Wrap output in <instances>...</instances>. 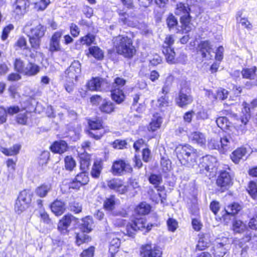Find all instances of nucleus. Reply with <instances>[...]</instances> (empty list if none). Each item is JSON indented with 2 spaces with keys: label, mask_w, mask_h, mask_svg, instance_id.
Returning a JSON list of instances; mask_svg holds the SVG:
<instances>
[{
  "label": "nucleus",
  "mask_w": 257,
  "mask_h": 257,
  "mask_svg": "<svg viewBox=\"0 0 257 257\" xmlns=\"http://www.w3.org/2000/svg\"><path fill=\"white\" fill-rule=\"evenodd\" d=\"M162 251L157 247L150 244L143 245L141 247V254L142 257H162Z\"/></svg>",
  "instance_id": "12"
},
{
  "label": "nucleus",
  "mask_w": 257,
  "mask_h": 257,
  "mask_svg": "<svg viewBox=\"0 0 257 257\" xmlns=\"http://www.w3.org/2000/svg\"><path fill=\"white\" fill-rule=\"evenodd\" d=\"M99 109L102 112L110 113L114 111V104L111 101L104 99L99 106Z\"/></svg>",
  "instance_id": "31"
},
{
  "label": "nucleus",
  "mask_w": 257,
  "mask_h": 257,
  "mask_svg": "<svg viewBox=\"0 0 257 257\" xmlns=\"http://www.w3.org/2000/svg\"><path fill=\"white\" fill-rule=\"evenodd\" d=\"M174 43L173 36H167L164 41L165 45L163 46V53L166 57L167 62L170 64L175 63V53L171 46Z\"/></svg>",
  "instance_id": "7"
},
{
  "label": "nucleus",
  "mask_w": 257,
  "mask_h": 257,
  "mask_svg": "<svg viewBox=\"0 0 257 257\" xmlns=\"http://www.w3.org/2000/svg\"><path fill=\"white\" fill-rule=\"evenodd\" d=\"M95 36L91 34H88L84 37H81L80 39V42L82 45H86L87 46H90L95 41Z\"/></svg>",
  "instance_id": "48"
},
{
  "label": "nucleus",
  "mask_w": 257,
  "mask_h": 257,
  "mask_svg": "<svg viewBox=\"0 0 257 257\" xmlns=\"http://www.w3.org/2000/svg\"><path fill=\"white\" fill-rule=\"evenodd\" d=\"M90 130L88 132L89 136L95 140L100 139L104 134L102 123L100 120H90L89 122Z\"/></svg>",
  "instance_id": "11"
},
{
  "label": "nucleus",
  "mask_w": 257,
  "mask_h": 257,
  "mask_svg": "<svg viewBox=\"0 0 257 257\" xmlns=\"http://www.w3.org/2000/svg\"><path fill=\"white\" fill-rule=\"evenodd\" d=\"M175 151L180 163L188 167H194L197 159L201 157L199 152L189 145L178 146Z\"/></svg>",
  "instance_id": "1"
},
{
  "label": "nucleus",
  "mask_w": 257,
  "mask_h": 257,
  "mask_svg": "<svg viewBox=\"0 0 257 257\" xmlns=\"http://www.w3.org/2000/svg\"><path fill=\"white\" fill-rule=\"evenodd\" d=\"M247 151L245 148L240 147L234 151L231 154L232 161L235 164H238L241 160L246 158Z\"/></svg>",
  "instance_id": "19"
},
{
  "label": "nucleus",
  "mask_w": 257,
  "mask_h": 257,
  "mask_svg": "<svg viewBox=\"0 0 257 257\" xmlns=\"http://www.w3.org/2000/svg\"><path fill=\"white\" fill-rule=\"evenodd\" d=\"M256 68L255 67L250 68H244L241 71L242 77L250 80H254L256 77Z\"/></svg>",
  "instance_id": "35"
},
{
  "label": "nucleus",
  "mask_w": 257,
  "mask_h": 257,
  "mask_svg": "<svg viewBox=\"0 0 257 257\" xmlns=\"http://www.w3.org/2000/svg\"><path fill=\"white\" fill-rule=\"evenodd\" d=\"M125 83L126 81L125 79L120 77H116L111 86V98L118 104L121 103L124 100L125 96L122 88L125 84Z\"/></svg>",
  "instance_id": "3"
},
{
  "label": "nucleus",
  "mask_w": 257,
  "mask_h": 257,
  "mask_svg": "<svg viewBox=\"0 0 257 257\" xmlns=\"http://www.w3.org/2000/svg\"><path fill=\"white\" fill-rule=\"evenodd\" d=\"M127 143L124 140H116L113 143V148L117 149H123L125 148Z\"/></svg>",
  "instance_id": "63"
},
{
  "label": "nucleus",
  "mask_w": 257,
  "mask_h": 257,
  "mask_svg": "<svg viewBox=\"0 0 257 257\" xmlns=\"http://www.w3.org/2000/svg\"><path fill=\"white\" fill-rule=\"evenodd\" d=\"M198 52L203 58L207 60L211 59L213 56L211 55L212 47L208 41L201 42L198 45Z\"/></svg>",
  "instance_id": "16"
},
{
  "label": "nucleus",
  "mask_w": 257,
  "mask_h": 257,
  "mask_svg": "<svg viewBox=\"0 0 257 257\" xmlns=\"http://www.w3.org/2000/svg\"><path fill=\"white\" fill-rule=\"evenodd\" d=\"M73 216L70 215H65L59 222L58 229L62 234L68 232V227L70 226Z\"/></svg>",
  "instance_id": "20"
},
{
  "label": "nucleus",
  "mask_w": 257,
  "mask_h": 257,
  "mask_svg": "<svg viewBox=\"0 0 257 257\" xmlns=\"http://www.w3.org/2000/svg\"><path fill=\"white\" fill-rule=\"evenodd\" d=\"M24 201H19V204L22 205L23 206H20L17 203V199L16 201L15 204V211L19 214L22 213L29 206V204L26 203L25 205H24V203H25Z\"/></svg>",
  "instance_id": "56"
},
{
  "label": "nucleus",
  "mask_w": 257,
  "mask_h": 257,
  "mask_svg": "<svg viewBox=\"0 0 257 257\" xmlns=\"http://www.w3.org/2000/svg\"><path fill=\"white\" fill-rule=\"evenodd\" d=\"M113 46L116 52L126 58H132L136 50L133 45L132 40L127 36L119 35L113 38Z\"/></svg>",
  "instance_id": "2"
},
{
  "label": "nucleus",
  "mask_w": 257,
  "mask_h": 257,
  "mask_svg": "<svg viewBox=\"0 0 257 257\" xmlns=\"http://www.w3.org/2000/svg\"><path fill=\"white\" fill-rule=\"evenodd\" d=\"M25 67L23 60L20 58L16 59L14 62V68L16 71L23 74Z\"/></svg>",
  "instance_id": "53"
},
{
  "label": "nucleus",
  "mask_w": 257,
  "mask_h": 257,
  "mask_svg": "<svg viewBox=\"0 0 257 257\" xmlns=\"http://www.w3.org/2000/svg\"><path fill=\"white\" fill-rule=\"evenodd\" d=\"M115 204V196L111 195L109 197L106 198L103 203V206L105 209L111 211L114 209Z\"/></svg>",
  "instance_id": "44"
},
{
  "label": "nucleus",
  "mask_w": 257,
  "mask_h": 257,
  "mask_svg": "<svg viewBox=\"0 0 257 257\" xmlns=\"http://www.w3.org/2000/svg\"><path fill=\"white\" fill-rule=\"evenodd\" d=\"M241 209V206L237 203H232L225 208V212L227 215L233 216L237 214Z\"/></svg>",
  "instance_id": "40"
},
{
  "label": "nucleus",
  "mask_w": 257,
  "mask_h": 257,
  "mask_svg": "<svg viewBox=\"0 0 257 257\" xmlns=\"http://www.w3.org/2000/svg\"><path fill=\"white\" fill-rule=\"evenodd\" d=\"M93 225L92 218L88 216L82 219V223L80 226V229L83 232H89L92 230Z\"/></svg>",
  "instance_id": "29"
},
{
  "label": "nucleus",
  "mask_w": 257,
  "mask_h": 257,
  "mask_svg": "<svg viewBox=\"0 0 257 257\" xmlns=\"http://www.w3.org/2000/svg\"><path fill=\"white\" fill-rule=\"evenodd\" d=\"M107 185L110 189L120 194H123L126 191V186L122 184V181L119 179L114 178L107 181Z\"/></svg>",
  "instance_id": "17"
},
{
  "label": "nucleus",
  "mask_w": 257,
  "mask_h": 257,
  "mask_svg": "<svg viewBox=\"0 0 257 257\" xmlns=\"http://www.w3.org/2000/svg\"><path fill=\"white\" fill-rule=\"evenodd\" d=\"M149 180L150 183L154 185V187L158 191L162 192L164 190L165 187L163 186L160 185L162 182V178L161 175L151 174L149 177Z\"/></svg>",
  "instance_id": "26"
},
{
  "label": "nucleus",
  "mask_w": 257,
  "mask_h": 257,
  "mask_svg": "<svg viewBox=\"0 0 257 257\" xmlns=\"http://www.w3.org/2000/svg\"><path fill=\"white\" fill-rule=\"evenodd\" d=\"M75 180L82 184L83 185H86L89 182V177L87 173L85 171L78 174L75 178Z\"/></svg>",
  "instance_id": "49"
},
{
  "label": "nucleus",
  "mask_w": 257,
  "mask_h": 257,
  "mask_svg": "<svg viewBox=\"0 0 257 257\" xmlns=\"http://www.w3.org/2000/svg\"><path fill=\"white\" fill-rule=\"evenodd\" d=\"M49 0H37L35 3V8L37 11H43L49 4Z\"/></svg>",
  "instance_id": "51"
},
{
  "label": "nucleus",
  "mask_w": 257,
  "mask_h": 257,
  "mask_svg": "<svg viewBox=\"0 0 257 257\" xmlns=\"http://www.w3.org/2000/svg\"><path fill=\"white\" fill-rule=\"evenodd\" d=\"M91 240L89 235L85 234L84 232L78 233L76 236V243L79 246L83 243L88 242Z\"/></svg>",
  "instance_id": "42"
},
{
  "label": "nucleus",
  "mask_w": 257,
  "mask_h": 257,
  "mask_svg": "<svg viewBox=\"0 0 257 257\" xmlns=\"http://www.w3.org/2000/svg\"><path fill=\"white\" fill-rule=\"evenodd\" d=\"M39 71L40 67L38 65L32 62H29L25 67L23 74L32 76L37 74Z\"/></svg>",
  "instance_id": "28"
},
{
  "label": "nucleus",
  "mask_w": 257,
  "mask_h": 257,
  "mask_svg": "<svg viewBox=\"0 0 257 257\" xmlns=\"http://www.w3.org/2000/svg\"><path fill=\"white\" fill-rule=\"evenodd\" d=\"M88 89L91 91H99L100 78H95L90 80L87 84Z\"/></svg>",
  "instance_id": "41"
},
{
  "label": "nucleus",
  "mask_w": 257,
  "mask_h": 257,
  "mask_svg": "<svg viewBox=\"0 0 257 257\" xmlns=\"http://www.w3.org/2000/svg\"><path fill=\"white\" fill-rule=\"evenodd\" d=\"M233 230L236 233L243 232L246 228L245 224L239 220H235L232 224Z\"/></svg>",
  "instance_id": "46"
},
{
  "label": "nucleus",
  "mask_w": 257,
  "mask_h": 257,
  "mask_svg": "<svg viewBox=\"0 0 257 257\" xmlns=\"http://www.w3.org/2000/svg\"><path fill=\"white\" fill-rule=\"evenodd\" d=\"M29 6V0H16L15 4V12L19 15H24Z\"/></svg>",
  "instance_id": "22"
},
{
  "label": "nucleus",
  "mask_w": 257,
  "mask_h": 257,
  "mask_svg": "<svg viewBox=\"0 0 257 257\" xmlns=\"http://www.w3.org/2000/svg\"><path fill=\"white\" fill-rule=\"evenodd\" d=\"M46 30V28L40 24L31 28L28 37L32 48L37 50L39 48L41 39L44 36Z\"/></svg>",
  "instance_id": "5"
},
{
  "label": "nucleus",
  "mask_w": 257,
  "mask_h": 257,
  "mask_svg": "<svg viewBox=\"0 0 257 257\" xmlns=\"http://www.w3.org/2000/svg\"><path fill=\"white\" fill-rule=\"evenodd\" d=\"M14 29L12 24H9L5 27L3 29L1 38L3 41H5L8 37L10 32Z\"/></svg>",
  "instance_id": "57"
},
{
  "label": "nucleus",
  "mask_w": 257,
  "mask_h": 257,
  "mask_svg": "<svg viewBox=\"0 0 257 257\" xmlns=\"http://www.w3.org/2000/svg\"><path fill=\"white\" fill-rule=\"evenodd\" d=\"M229 244V239L222 236L216 239L214 248V254L215 257H223L227 250V247Z\"/></svg>",
  "instance_id": "8"
},
{
  "label": "nucleus",
  "mask_w": 257,
  "mask_h": 257,
  "mask_svg": "<svg viewBox=\"0 0 257 257\" xmlns=\"http://www.w3.org/2000/svg\"><path fill=\"white\" fill-rule=\"evenodd\" d=\"M65 167L67 170L72 171L76 166L75 160L70 156H67L65 158Z\"/></svg>",
  "instance_id": "50"
},
{
  "label": "nucleus",
  "mask_w": 257,
  "mask_h": 257,
  "mask_svg": "<svg viewBox=\"0 0 257 257\" xmlns=\"http://www.w3.org/2000/svg\"><path fill=\"white\" fill-rule=\"evenodd\" d=\"M21 146L18 144L14 145L11 148H6L1 147L0 151L6 156H14L17 155L19 152Z\"/></svg>",
  "instance_id": "36"
},
{
  "label": "nucleus",
  "mask_w": 257,
  "mask_h": 257,
  "mask_svg": "<svg viewBox=\"0 0 257 257\" xmlns=\"http://www.w3.org/2000/svg\"><path fill=\"white\" fill-rule=\"evenodd\" d=\"M151 206L146 202L141 203L136 208V212L141 215H145L149 213Z\"/></svg>",
  "instance_id": "43"
},
{
  "label": "nucleus",
  "mask_w": 257,
  "mask_h": 257,
  "mask_svg": "<svg viewBox=\"0 0 257 257\" xmlns=\"http://www.w3.org/2000/svg\"><path fill=\"white\" fill-rule=\"evenodd\" d=\"M191 141L201 147H204L206 145V137L203 133L200 132H194L190 136Z\"/></svg>",
  "instance_id": "21"
},
{
  "label": "nucleus",
  "mask_w": 257,
  "mask_h": 257,
  "mask_svg": "<svg viewBox=\"0 0 257 257\" xmlns=\"http://www.w3.org/2000/svg\"><path fill=\"white\" fill-rule=\"evenodd\" d=\"M191 19L190 15L182 16L180 18L182 30L185 33L190 32L193 27L192 24L191 23Z\"/></svg>",
  "instance_id": "27"
},
{
  "label": "nucleus",
  "mask_w": 257,
  "mask_h": 257,
  "mask_svg": "<svg viewBox=\"0 0 257 257\" xmlns=\"http://www.w3.org/2000/svg\"><path fill=\"white\" fill-rule=\"evenodd\" d=\"M220 143L221 149L226 151L231 148L233 141L229 136H225L220 139Z\"/></svg>",
  "instance_id": "32"
},
{
  "label": "nucleus",
  "mask_w": 257,
  "mask_h": 257,
  "mask_svg": "<svg viewBox=\"0 0 257 257\" xmlns=\"http://www.w3.org/2000/svg\"><path fill=\"white\" fill-rule=\"evenodd\" d=\"M171 163L169 160L165 158H162L161 160V165L162 167V170L164 172L168 171L171 168Z\"/></svg>",
  "instance_id": "62"
},
{
  "label": "nucleus",
  "mask_w": 257,
  "mask_h": 257,
  "mask_svg": "<svg viewBox=\"0 0 257 257\" xmlns=\"http://www.w3.org/2000/svg\"><path fill=\"white\" fill-rule=\"evenodd\" d=\"M210 234L209 233H202L199 234L198 243L196 246V249L198 250H205L209 246L211 243Z\"/></svg>",
  "instance_id": "18"
},
{
  "label": "nucleus",
  "mask_w": 257,
  "mask_h": 257,
  "mask_svg": "<svg viewBox=\"0 0 257 257\" xmlns=\"http://www.w3.org/2000/svg\"><path fill=\"white\" fill-rule=\"evenodd\" d=\"M228 171H221L216 180L217 185L224 189L232 184V178L230 173V169L228 168Z\"/></svg>",
  "instance_id": "13"
},
{
  "label": "nucleus",
  "mask_w": 257,
  "mask_h": 257,
  "mask_svg": "<svg viewBox=\"0 0 257 257\" xmlns=\"http://www.w3.org/2000/svg\"><path fill=\"white\" fill-rule=\"evenodd\" d=\"M192 101V96L183 88L180 90L178 97L176 98V104L180 107L186 106L191 104Z\"/></svg>",
  "instance_id": "14"
},
{
  "label": "nucleus",
  "mask_w": 257,
  "mask_h": 257,
  "mask_svg": "<svg viewBox=\"0 0 257 257\" xmlns=\"http://www.w3.org/2000/svg\"><path fill=\"white\" fill-rule=\"evenodd\" d=\"M110 84L105 80L100 78V89L99 91H110Z\"/></svg>",
  "instance_id": "61"
},
{
  "label": "nucleus",
  "mask_w": 257,
  "mask_h": 257,
  "mask_svg": "<svg viewBox=\"0 0 257 257\" xmlns=\"http://www.w3.org/2000/svg\"><path fill=\"white\" fill-rule=\"evenodd\" d=\"M216 122L218 126L221 129H227L229 126L230 122L227 117L225 116L217 118Z\"/></svg>",
  "instance_id": "47"
},
{
  "label": "nucleus",
  "mask_w": 257,
  "mask_h": 257,
  "mask_svg": "<svg viewBox=\"0 0 257 257\" xmlns=\"http://www.w3.org/2000/svg\"><path fill=\"white\" fill-rule=\"evenodd\" d=\"M89 53L98 60L102 59L104 54L102 50L97 46H92L89 48Z\"/></svg>",
  "instance_id": "39"
},
{
  "label": "nucleus",
  "mask_w": 257,
  "mask_h": 257,
  "mask_svg": "<svg viewBox=\"0 0 257 257\" xmlns=\"http://www.w3.org/2000/svg\"><path fill=\"white\" fill-rule=\"evenodd\" d=\"M81 71V64L78 61L74 60L70 66L65 70L64 79L77 81V78Z\"/></svg>",
  "instance_id": "9"
},
{
  "label": "nucleus",
  "mask_w": 257,
  "mask_h": 257,
  "mask_svg": "<svg viewBox=\"0 0 257 257\" xmlns=\"http://www.w3.org/2000/svg\"><path fill=\"white\" fill-rule=\"evenodd\" d=\"M102 169V167L101 165V163L98 161H96L94 163L93 165L92 170L91 172V176L93 178H97L99 177L101 171Z\"/></svg>",
  "instance_id": "45"
},
{
  "label": "nucleus",
  "mask_w": 257,
  "mask_h": 257,
  "mask_svg": "<svg viewBox=\"0 0 257 257\" xmlns=\"http://www.w3.org/2000/svg\"><path fill=\"white\" fill-rule=\"evenodd\" d=\"M247 191L253 199L257 198V182H250L249 184Z\"/></svg>",
  "instance_id": "52"
},
{
  "label": "nucleus",
  "mask_w": 257,
  "mask_h": 257,
  "mask_svg": "<svg viewBox=\"0 0 257 257\" xmlns=\"http://www.w3.org/2000/svg\"><path fill=\"white\" fill-rule=\"evenodd\" d=\"M200 160L201 161L198 164V167L201 173L209 172L212 175L216 173L217 162L215 157L211 156L202 157Z\"/></svg>",
  "instance_id": "6"
},
{
  "label": "nucleus",
  "mask_w": 257,
  "mask_h": 257,
  "mask_svg": "<svg viewBox=\"0 0 257 257\" xmlns=\"http://www.w3.org/2000/svg\"><path fill=\"white\" fill-rule=\"evenodd\" d=\"M52 189V186L50 184H44L38 187L36 189V194L40 197H45L48 192Z\"/></svg>",
  "instance_id": "37"
},
{
  "label": "nucleus",
  "mask_w": 257,
  "mask_h": 257,
  "mask_svg": "<svg viewBox=\"0 0 257 257\" xmlns=\"http://www.w3.org/2000/svg\"><path fill=\"white\" fill-rule=\"evenodd\" d=\"M153 226L152 224H148L146 226V221L144 218H136L127 224L126 234L129 236L134 237L138 230H143L146 229L148 232L151 229Z\"/></svg>",
  "instance_id": "4"
},
{
  "label": "nucleus",
  "mask_w": 257,
  "mask_h": 257,
  "mask_svg": "<svg viewBox=\"0 0 257 257\" xmlns=\"http://www.w3.org/2000/svg\"><path fill=\"white\" fill-rule=\"evenodd\" d=\"M190 11L188 4L180 3L176 5L175 13L177 15L187 16L189 15Z\"/></svg>",
  "instance_id": "33"
},
{
  "label": "nucleus",
  "mask_w": 257,
  "mask_h": 257,
  "mask_svg": "<svg viewBox=\"0 0 257 257\" xmlns=\"http://www.w3.org/2000/svg\"><path fill=\"white\" fill-rule=\"evenodd\" d=\"M63 35V31L55 32L52 35L49 43V50L52 53L60 51V39Z\"/></svg>",
  "instance_id": "15"
},
{
  "label": "nucleus",
  "mask_w": 257,
  "mask_h": 257,
  "mask_svg": "<svg viewBox=\"0 0 257 257\" xmlns=\"http://www.w3.org/2000/svg\"><path fill=\"white\" fill-rule=\"evenodd\" d=\"M112 173L114 175H122L125 173H131L133 169L131 165L122 160L114 162L111 167Z\"/></svg>",
  "instance_id": "10"
},
{
  "label": "nucleus",
  "mask_w": 257,
  "mask_h": 257,
  "mask_svg": "<svg viewBox=\"0 0 257 257\" xmlns=\"http://www.w3.org/2000/svg\"><path fill=\"white\" fill-rule=\"evenodd\" d=\"M117 12L119 16V22L120 23L121 22L123 25L130 27H134L136 25V24L130 20V17L125 12L121 10H118Z\"/></svg>",
  "instance_id": "30"
},
{
  "label": "nucleus",
  "mask_w": 257,
  "mask_h": 257,
  "mask_svg": "<svg viewBox=\"0 0 257 257\" xmlns=\"http://www.w3.org/2000/svg\"><path fill=\"white\" fill-rule=\"evenodd\" d=\"M167 23L168 27L170 29H171L174 28V27L177 26L178 21L176 18L171 14L167 18Z\"/></svg>",
  "instance_id": "59"
},
{
  "label": "nucleus",
  "mask_w": 257,
  "mask_h": 257,
  "mask_svg": "<svg viewBox=\"0 0 257 257\" xmlns=\"http://www.w3.org/2000/svg\"><path fill=\"white\" fill-rule=\"evenodd\" d=\"M67 143L64 141H56L51 146V150L54 153L62 154L67 150Z\"/></svg>",
  "instance_id": "24"
},
{
  "label": "nucleus",
  "mask_w": 257,
  "mask_h": 257,
  "mask_svg": "<svg viewBox=\"0 0 257 257\" xmlns=\"http://www.w3.org/2000/svg\"><path fill=\"white\" fill-rule=\"evenodd\" d=\"M32 196L33 192L30 190L25 189L19 193L17 198V203L21 207L22 205L19 204V201L20 200L24 202H25L23 205H25L26 203L30 204L32 200Z\"/></svg>",
  "instance_id": "23"
},
{
  "label": "nucleus",
  "mask_w": 257,
  "mask_h": 257,
  "mask_svg": "<svg viewBox=\"0 0 257 257\" xmlns=\"http://www.w3.org/2000/svg\"><path fill=\"white\" fill-rule=\"evenodd\" d=\"M28 120L27 112L26 111L21 112L16 116V121L18 123L25 125Z\"/></svg>",
  "instance_id": "54"
},
{
  "label": "nucleus",
  "mask_w": 257,
  "mask_h": 257,
  "mask_svg": "<svg viewBox=\"0 0 257 257\" xmlns=\"http://www.w3.org/2000/svg\"><path fill=\"white\" fill-rule=\"evenodd\" d=\"M51 209L56 215H61L65 210L64 203L60 200H56L51 204Z\"/></svg>",
  "instance_id": "25"
},
{
  "label": "nucleus",
  "mask_w": 257,
  "mask_h": 257,
  "mask_svg": "<svg viewBox=\"0 0 257 257\" xmlns=\"http://www.w3.org/2000/svg\"><path fill=\"white\" fill-rule=\"evenodd\" d=\"M208 147L212 150L220 149V139H211L208 142Z\"/></svg>",
  "instance_id": "55"
},
{
  "label": "nucleus",
  "mask_w": 257,
  "mask_h": 257,
  "mask_svg": "<svg viewBox=\"0 0 257 257\" xmlns=\"http://www.w3.org/2000/svg\"><path fill=\"white\" fill-rule=\"evenodd\" d=\"M94 247L90 246L88 248L84 250L80 254V257H93Z\"/></svg>",
  "instance_id": "64"
},
{
  "label": "nucleus",
  "mask_w": 257,
  "mask_h": 257,
  "mask_svg": "<svg viewBox=\"0 0 257 257\" xmlns=\"http://www.w3.org/2000/svg\"><path fill=\"white\" fill-rule=\"evenodd\" d=\"M228 95V91L223 88L219 89L216 93L217 99L224 100L227 98Z\"/></svg>",
  "instance_id": "60"
},
{
  "label": "nucleus",
  "mask_w": 257,
  "mask_h": 257,
  "mask_svg": "<svg viewBox=\"0 0 257 257\" xmlns=\"http://www.w3.org/2000/svg\"><path fill=\"white\" fill-rule=\"evenodd\" d=\"M172 78L171 77H168L166 80L164 85L163 86L162 92L164 94H167L169 93L171 86Z\"/></svg>",
  "instance_id": "58"
},
{
  "label": "nucleus",
  "mask_w": 257,
  "mask_h": 257,
  "mask_svg": "<svg viewBox=\"0 0 257 257\" xmlns=\"http://www.w3.org/2000/svg\"><path fill=\"white\" fill-rule=\"evenodd\" d=\"M162 117L157 115H154L151 122L148 126L149 131L155 132L160 127L162 123Z\"/></svg>",
  "instance_id": "38"
},
{
  "label": "nucleus",
  "mask_w": 257,
  "mask_h": 257,
  "mask_svg": "<svg viewBox=\"0 0 257 257\" xmlns=\"http://www.w3.org/2000/svg\"><path fill=\"white\" fill-rule=\"evenodd\" d=\"M120 245V241L119 238L113 237L110 241L109 247V252L111 254L112 257H113L115 253L118 251Z\"/></svg>",
  "instance_id": "34"
}]
</instances>
